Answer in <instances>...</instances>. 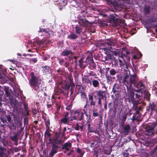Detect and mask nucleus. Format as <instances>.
Returning a JSON list of instances; mask_svg holds the SVG:
<instances>
[{"instance_id": "9d476101", "label": "nucleus", "mask_w": 157, "mask_h": 157, "mask_svg": "<svg viewBox=\"0 0 157 157\" xmlns=\"http://www.w3.org/2000/svg\"><path fill=\"white\" fill-rule=\"evenodd\" d=\"M57 152L56 148L55 146H53L52 149L50 153V157H52L53 155Z\"/></svg>"}, {"instance_id": "473e14b6", "label": "nucleus", "mask_w": 157, "mask_h": 157, "mask_svg": "<svg viewBox=\"0 0 157 157\" xmlns=\"http://www.w3.org/2000/svg\"><path fill=\"white\" fill-rule=\"evenodd\" d=\"M73 152V150H71L70 151V152L69 153H68L67 154V155H69L71 154H72V153Z\"/></svg>"}, {"instance_id": "79ce46f5", "label": "nucleus", "mask_w": 157, "mask_h": 157, "mask_svg": "<svg viewBox=\"0 0 157 157\" xmlns=\"http://www.w3.org/2000/svg\"><path fill=\"white\" fill-rule=\"evenodd\" d=\"M88 130H89V131L90 132H94V131H91L90 130V128H89V127Z\"/></svg>"}, {"instance_id": "58836bf2", "label": "nucleus", "mask_w": 157, "mask_h": 157, "mask_svg": "<svg viewBox=\"0 0 157 157\" xmlns=\"http://www.w3.org/2000/svg\"><path fill=\"white\" fill-rule=\"evenodd\" d=\"M14 140H16L17 139V135H15L14 137Z\"/></svg>"}, {"instance_id": "f3484780", "label": "nucleus", "mask_w": 157, "mask_h": 157, "mask_svg": "<svg viewBox=\"0 0 157 157\" xmlns=\"http://www.w3.org/2000/svg\"><path fill=\"white\" fill-rule=\"evenodd\" d=\"M76 29V32L77 33H80L82 32L81 29L78 26H76L75 27Z\"/></svg>"}, {"instance_id": "37998d69", "label": "nucleus", "mask_w": 157, "mask_h": 157, "mask_svg": "<svg viewBox=\"0 0 157 157\" xmlns=\"http://www.w3.org/2000/svg\"><path fill=\"white\" fill-rule=\"evenodd\" d=\"M17 55L18 56H21V54H20V53H18L17 54Z\"/></svg>"}, {"instance_id": "393cba45", "label": "nucleus", "mask_w": 157, "mask_h": 157, "mask_svg": "<svg viewBox=\"0 0 157 157\" xmlns=\"http://www.w3.org/2000/svg\"><path fill=\"white\" fill-rule=\"evenodd\" d=\"M119 52L118 50H116L115 51H114L113 52V55L115 56H117Z\"/></svg>"}, {"instance_id": "ddd939ff", "label": "nucleus", "mask_w": 157, "mask_h": 157, "mask_svg": "<svg viewBox=\"0 0 157 157\" xmlns=\"http://www.w3.org/2000/svg\"><path fill=\"white\" fill-rule=\"evenodd\" d=\"M124 132L125 134H127L129 131L130 130V127L129 125H127L125 126L124 127Z\"/></svg>"}, {"instance_id": "72a5a7b5", "label": "nucleus", "mask_w": 157, "mask_h": 157, "mask_svg": "<svg viewBox=\"0 0 157 157\" xmlns=\"http://www.w3.org/2000/svg\"><path fill=\"white\" fill-rule=\"evenodd\" d=\"M2 121L4 123H5V122H6V120L4 119L3 118H2L1 119Z\"/></svg>"}, {"instance_id": "423d86ee", "label": "nucleus", "mask_w": 157, "mask_h": 157, "mask_svg": "<svg viewBox=\"0 0 157 157\" xmlns=\"http://www.w3.org/2000/svg\"><path fill=\"white\" fill-rule=\"evenodd\" d=\"M154 128V125H152L151 126H148L147 127L146 130L148 133L147 134L148 135H151L154 133L153 128Z\"/></svg>"}, {"instance_id": "a18cd8bd", "label": "nucleus", "mask_w": 157, "mask_h": 157, "mask_svg": "<svg viewBox=\"0 0 157 157\" xmlns=\"http://www.w3.org/2000/svg\"><path fill=\"white\" fill-rule=\"evenodd\" d=\"M136 58V56H134V58Z\"/></svg>"}, {"instance_id": "f8f14e48", "label": "nucleus", "mask_w": 157, "mask_h": 157, "mask_svg": "<svg viewBox=\"0 0 157 157\" xmlns=\"http://www.w3.org/2000/svg\"><path fill=\"white\" fill-rule=\"evenodd\" d=\"M129 80V78L128 75L126 76L124 78L123 82H124L125 85L127 87V84H128V80Z\"/></svg>"}, {"instance_id": "4468645a", "label": "nucleus", "mask_w": 157, "mask_h": 157, "mask_svg": "<svg viewBox=\"0 0 157 157\" xmlns=\"http://www.w3.org/2000/svg\"><path fill=\"white\" fill-rule=\"evenodd\" d=\"M93 86L94 87H97L99 85V82L95 80H94L92 81Z\"/></svg>"}, {"instance_id": "8fccbe9b", "label": "nucleus", "mask_w": 157, "mask_h": 157, "mask_svg": "<svg viewBox=\"0 0 157 157\" xmlns=\"http://www.w3.org/2000/svg\"><path fill=\"white\" fill-rule=\"evenodd\" d=\"M30 51V50H28V51H29V52Z\"/></svg>"}, {"instance_id": "412c9836", "label": "nucleus", "mask_w": 157, "mask_h": 157, "mask_svg": "<svg viewBox=\"0 0 157 157\" xmlns=\"http://www.w3.org/2000/svg\"><path fill=\"white\" fill-rule=\"evenodd\" d=\"M127 118V114H124L121 117V120L123 121H125Z\"/></svg>"}, {"instance_id": "c756f323", "label": "nucleus", "mask_w": 157, "mask_h": 157, "mask_svg": "<svg viewBox=\"0 0 157 157\" xmlns=\"http://www.w3.org/2000/svg\"><path fill=\"white\" fill-rule=\"evenodd\" d=\"M30 61H33L34 63H36L37 61V59L36 58H33L30 59Z\"/></svg>"}, {"instance_id": "bb28decb", "label": "nucleus", "mask_w": 157, "mask_h": 157, "mask_svg": "<svg viewBox=\"0 0 157 157\" xmlns=\"http://www.w3.org/2000/svg\"><path fill=\"white\" fill-rule=\"evenodd\" d=\"M45 124L48 127V125L50 124V121L48 120L45 121Z\"/></svg>"}, {"instance_id": "c03bdc74", "label": "nucleus", "mask_w": 157, "mask_h": 157, "mask_svg": "<svg viewBox=\"0 0 157 157\" xmlns=\"http://www.w3.org/2000/svg\"><path fill=\"white\" fill-rule=\"evenodd\" d=\"M63 3H64V4H65V3L66 4V3L64 1H63Z\"/></svg>"}, {"instance_id": "a211bd4d", "label": "nucleus", "mask_w": 157, "mask_h": 157, "mask_svg": "<svg viewBox=\"0 0 157 157\" xmlns=\"http://www.w3.org/2000/svg\"><path fill=\"white\" fill-rule=\"evenodd\" d=\"M103 97L102 96H100V97L98 98V103L100 105V107H102V105L101 102V99H103Z\"/></svg>"}, {"instance_id": "6ab92c4d", "label": "nucleus", "mask_w": 157, "mask_h": 157, "mask_svg": "<svg viewBox=\"0 0 157 157\" xmlns=\"http://www.w3.org/2000/svg\"><path fill=\"white\" fill-rule=\"evenodd\" d=\"M77 152L78 153H79L80 155L82 156L84 154V152L83 151H82L79 148H78L77 150Z\"/></svg>"}, {"instance_id": "9b49d317", "label": "nucleus", "mask_w": 157, "mask_h": 157, "mask_svg": "<svg viewBox=\"0 0 157 157\" xmlns=\"http://www.w3.org/2000/svg\"><path fill=\"white\" fill-rule=\"evenodd\" d=\"M72 54V52L70 51L65 50L61 53V55L63 56H67L69 54Z\"/></svg>"}, {"instance_id": "2f4dec72", "label": "nucleus", "mask_w": 157, "mask_h": 157, "mask_svg": "<svg viewBox=\"0 0 157 157\" xmlns=\"http://www.w3.org/2000/svg\"><path fill=\"white\" fill-rule=\"evenodd\" d=\"M71 131V129L70 128H67V133H68Z\"/></svg>"}, {"instance_id": "c9c22d12", "label": "nucleus", "mask_w": 157, "mask_h": 157, "mask_svg": "<svg viewBox=\"0 0 157 157\" xmlns=\"http://www.w3.org/2000/svg\"><path fill=\"white\" fill-rule=\"evenodd\" d=\"M125 55L124 54H121V55H119V57L123 58V56H124Z\"/></svg>"}, {"instance_id": "c85d7f7f", "label": "nucleus", "mask_w": 157, "mask_h": 157, "mask_svg": "<svg viewBox=\"0 0 157 157\" xmlns=\"http://www.w3.org/2000/svg\"><path fill=\"white\" fill-rule=\"evenodd\" d=\"M89 99L90 101L93 100V97L92 95H89Z\"/></svg>"}, {"instance_id": "e433bc0d", "label": "nucleus", "mask_w": 157, "mask_h": 157, "mask_svg": "<svg viewBox=\"0 0 157 157\" xmlns=\"http://www.w3.org/2000/svg\"><path fill=\"white\" fill-rule=\"evenodd\" d=\"M68 63L67 62H64V65L67 67L68 65Z\"/></svg>"}, {"instance_id": "cd10ccee", "label": "nucleus", "mask_w": 157, "mask_h": 157, "mask_svg": "<svg viewBox=\"0 0 157 157\" xmlns=\"http://www.w3.org/2000/svg\"><path fill=\"white\" fill-rule=\"evenodd\" d=\"M90 105H95V102L93 100L90 101Z\"/></svg>"}, {"instance_id": "7ed1b4c3", "label": "nucleus", "mask_w": 157, "mask_h": 157, "mask_svg": "<svg viewBox=\"0 0 157 157\" xmlns=\"http://www.w3.org/2000/svg\"><path fill=\"white\" fill-rule=\"evenodd\" d=\"M72 113H71L69 114V113H67L64 117L61 120V122L64 124H66L68 121H72L75 118V117H72Z\"/></svg>"}, {"instance_id": "39448f33", "label": "nucleus", "mask_w": 157, "mask_h": 157, "mask_svg": "<svg viewBox=\"0 0 157 157\" xmlns=\"http://www.w3.org/2000/svg\"><path fill=\"white\" fill-rule=\"evenodd\" d=\"M78 22L81 25L85 27L87 26L89 23V22L87 21L84 19H79Z\"/></svg>"}, {"instance_id": "4c0bfd02", "label": "nucleus", "mask_w": 157, "mask_h": 157, "mask_svg": "<svg viewBox=\"0 0 157 157\" xmlns=\"http://www.w3.org/2000/svg\"><path fill=\"white\" fill-rule=\"evenodd\" d=\"M67 128H66L65 127L64 128V129H63L64 132L65 133V132H67Z\"/></svg>"}, {"instance_id": "4be33fe9", "label": "nucleus", "mask_w": 157, "mask_h": 157, "mask_svg": "<svg viewBox=\"0 0 157 157\" xmlns=\"http://www.w3.org/2000/svg\"><path fill=\"white\" fill-rule=\"evenodd\" d=\"M119 62H120V66L121 67L124 65V61H123L122 60L119 59Z\"/></svg>"}, {"instance_id": "a19ab883", "label": "nucleus", "mask_w": 157, "mask_h": 157, "mask_svg": "<svg viewBox=\"0 0 157 157\" xmlns=\"http://www.w3.org/2000/svg\"><path fill=\"white\" fill-rule=\"evenodd\" d=\"M3 76L1 75L0 74V79L2 78H3Z\"/></svg>"}, {"instance_id": "603ef678", "label": "nucleus", "mask_w": 157, "mask_h": 157, "mask_svg": "<svg viewBox=\"0 0 157 157\" xmlns=\"http://www.w3.org/2000/svg\"><path fill=\"white\" fill-rule=\"evenodd\" d=\"M156 111H157V109H156Z\"/></svg>"}, {"instance_id": "09e8293b", "label": "nucleus", "mask_w": 157, "mask_h": 157, "mask_svg": "<svg viewBox=\"0 0 157 157\" xmlns=\"http://www.w3.org/2000/svg\"><path fill=\"white\" fill-rule=\"evenodd\" d=\"M141 86H143V84L141 83Z\"/></svg>"}, {"instance_id": "a878e982", "label": "nucleus", "mask_w": 157, "mask_h": 157, "mask_svg": "<svg viewBox=\"0 0 157 157\" xmlns=\"http://www.w3.org/2000/svg\"><path fill=\"white\" fill-rule=\"evenodd\" d=\"M59 63L61 65H64V60L63 59H62L59 60Z\"/></svg>"}, {"instance_id": "2eb2a0df", "label": "nucleus", "mask_w": 157, "mask_h": 157, "mask_svg": "<svg viewBox=\"0 0 157 157\" xmlns=\"http://www.w3.org/2000/svg\"><path fill=\"white\" fill-rule=\"evenodd\" d=\"M68 38L71 39H75L77 38V36L74 34H71L69 35Z\"/></svg>"}, {"instance_id": "49530a36", "label": "nucleus", "mask_w": 157, "mask_h": 157, "mask_svg": "<svg viewBox=\"0 0 157 157\" xmlns=\"http://www.w3.org/2000/svg\"><path fill=\"white\" fill-rule=\"evenodd\" d=\"M157 21V19H155V20H154V21Z\"/></svg>"}, {"instance_id": "ea45409f", "label": "nucleus", "mask_w": 157, "mask_h": 157, "mask_svg": "<svg viewBox=\"0 0 157 157\" xmlns=\"http://www.w3.org/2000/svg\"><path fill=\"white\" fill-rule=\"evenodd\" d=\"M146 9H145V10L146 11H147V12H148V11L149 10V8H147V10H146Z\"/></svg>"}, {"instance_id": "dca6fc26", "label": "nucleus", "mask_w": 157, "mask_h": 157, "mask_svg": "<svg viewBox=\"0 0 157 157\" xmlns=\"http://www.w3.org/2000/svg\"><path fill=\"white\" fill-rule=\"evenodd\" d=\"M71 5L73 6H75L76 7H77V6H79V5L77 3V2H76L75 1L73 0L71 2Z\"/></svg>"}, {"instance_id": "aec40b11", "label": "nucleus", "mask_w": 157, "mask_h": 157, "mask_svg": "<svg viewBox=\"0 0 157 157\" xmlns=\"http://www.w3.org/2000/svg\"><path fill=\"white\" fill-rule=\"evenodd\" d=\"M110 74L112 75H114L116 73V71L114 69H111L110 71Z\"/></svg>"}, {"instance_id": "f704fd0d", "label": "nucleus", "mask_w": 157, "mask_h": 157, "mask_svg": "<svg viewBox=\"0 0 157 157\" xmlns=\"http://www.w3.org/2000/svg\"><path fill=\"white\" fill-rule=\"evenodd\" d=\"M86 2V0H80V3L83 4L84 3V2Z\"/></svg>"}, {"instance_id": "1a4fd4ad", "label": "nucleus", "mask_w": 157, "mask_h": 157, "mask_svg": "<svg viewBox=\"0 0 157 157\" xmlns=\"http://www.w3.org/2000/svg\"><path fill=\"white\" fill-rule=\"evenodd\" d=\"M137 78L135 76H132L129 78V84L131 86L132 83L136 81Z\"/></svg>"}, {"instance_id": "f03ea898", "label": "nucleus", "mask_w": 157, "mask_h": 157, "mask_svg": "<svg viewBox=\"0 0 157 157\" xmlns=\"http://www.w3.org/2000/svg\"><path fill=\"white\" fill-rule=\"evenodd\" d=\"M86 111L85 110H83V112H81L79 110L75 111V113L74 116H73L72 114V117H75L74 119L81 120L82 119L83 114H86Z\"/></svg>"}, {"instance_id": "f257e3e1", "label": "nucleus", "mask_w": 157, "mask_h": 157, "mask_svg": "<svg viewBox=\"0 0 157 157\" xmlns=\"http://www.w3.org/2000/svg\"><path fill=\"white\" fill-rule=\"evenodd\" d=\"M31 78L30 81V84L32 87L37 91H39L40 89V85L41 82V80L38 77L34 75V73L32 72L30 74Z\"/></svg>"}, {"instance_id": "20e7f679", "label": "nucleus", "mask_w": 157, "mask_h": 157, "mask_svg": "<svg viewBox=\"0 0 157 157\" xmlns=\"http://www.w3.org/2000/svg\"><path fill=\"white\" fill-rule=\"evenodd\" d=\"M38 32L43 33L46 36H49L50 35L52 34V31L48 29H44L41 28H40V30Z\"/></svg>"}, {"instance_id": "de8ad7c7", "label": "nucleus", "mask_w": 157, "mask_h": 157, "mask_svg": "<svg viewBox=\"0 0 157 157\" xmlns=\"http://www.w3.org/2000/svg\"><path fill=\"white\" fill-rule=\"evenodd\" d=\"M28 55L29 56H32V55L31 54H29Z\"/></svg>"}, {"instance_id": "b1692460", "label": "nucleus", "mask_w": 157, "mask_h": 157, "mask_svg": "<svg viewBox=\"0 0 157 157\" xmlns=\"http://www.w3.org/2000/svg\"><path fill=\"white\" fill-rule=\"evenodd\" d=\"M119 20L117 18L116 19H116L114 20V22L115 23V25H116L119 24L118 21H119Z\"/></svg>"}, {"instance_id": "0eeeda50", "label": "nucleus", "mask_w": 157, "mask_h": 157, "mask_svg": "<svg viewBox=\"0 0 157 157\" xmlns=\"http://www.w3.org/2000/svg\"><path fill=\"white\" fill-rule=\"evenodd\" d=\"M71 147V144L70 142H67L64 144L62 146V149L65 150L66 151L70 150V148Z\"/></svg>"}, {"instance_id": "5701e85b", "label": "nucleus", "mask_w": 157, "mask_h": 157, "mask_svg": "<svg viewBox=\"0 0 157 157\" xmlns=\"http://www.w3.org/2000/svg\"><path fill=\"white\" fill-rule=\"evenodd\" d=\"M6 117L8 121L10 123H11V118L10 116L9 115H7L6 116Z\"/></svg>"}, {"instance_id": "6e6552de", "label": "nucleus", "mask_w": 157, "mask_h": 157, "mask_svg": "<svg viewBox=\"0 0 157 157\" xmlns=\"http://www.w3.org/2000/svg\"><path fill=\"white\" fill-rule=\"evenodd\" d=\"M112 43H111V44L106 43L105 44V48L104 49L105 50H110L112 48Z\"/></svg>"}, {"instance_id": "7c9ffc66", "label": "nucleus", "mask_w": 157, "mask_h": 157, "mask_svg": "<svg viewBox=\"0 0 157 157\" xmlns=\"http://www.w3.org/2000/svg\"><path fill=\"white\" fill-rule=\"evenodd\" d=\"M93 115L94 117H97L98 116V114L97 113L94 112L93 113Z\"/></svg>"}, {"instance_id": "3c124183", "label": "nucleus", "mask_w": 157, "mask_h": 157, "mask_svg": "<svg viewBox=\"0 0 157 157\" xmlns=\"http://www.w3.org/2000/svg\"><path fill=\"white\" fill-rule=\"evenodd\" d=\"M140 56H141V54H140Z\"/></svg>"}]
</instances>
